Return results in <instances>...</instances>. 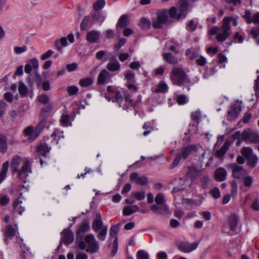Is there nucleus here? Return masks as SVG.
<instances>
[{"label":"nucleus","mask_w":259,"mask_h":259,"mask_svg":"<svg viewBox=\"0 0 259 259\" xmlns=\"http://www.w3.org/2000/svg\"><path fill=\"white\" fill-rule=\"evenodd\" d=\"M76 244L80 249H85L86 251L90 253L97 252L100 248L98 242L92 234L86 235L84 240H79Z\"/></svg>","instance_id":"nucleus-1"},{"label":"nucleus","mask_w":259,"mask_h":259,"mask_svg":"<svg viewBox=\"0 0 259 259\" xmlns=\"http://www.w3.org/2000/svg\"><path fill=\"white\" fill-rule=\"evenodd\" d=\"M188 7L189 3L186 0H180L178 9L171 7L169 10V16L177 20L185 18L188 13Z\"/></svg>","instance_id":"nucleus-2"},{"label":"nucleus","mask_w":259,"mask_h":259,"mask_svg":"<svg viewBox=\"0 0 259 259\" xmlns=\"http://www.w3.org/2000/svg\"><path fill=\"white\" fill-rule=\"evenodd\" d=\"M170 79L174 85L182 86L188 81L186 72L182 68L176 67L170 74Z\"/></svg>","instance_id":"nucleus-3"},{"label":"nucleus","mask_w":259,"mask_h":259,"mask_svg":"<svg viewBox=\"0 0 259 259\" xmlns=\"http://www.w3.org/2000/svg\"><path fill=\"white\" fill-rule=\"evenodd\" d=\"M197 148V146L194 144L183 147L181 152L174 159L170 166V168L172 169L177 166L182 159H186L193 151H195Z\"/></svg>","instance_id":"nucleus-4"},{"label":"nucleus","mask_w":259,"mask_h":259,"mask_svg":"<svg viewBox=\"0 0 259 259\" xmlns=\"http://www.w3.org/2000/svg\"><path fill=\"white\" fill-rule=\"evenodd\" d=\"M230 18H224L223 19V25L220 27L219 31L217 35V39L219 41H224L230 35V30L231 27L229 26V20Z\"/></svg>","instance_id":"nucleus-5"},{"label":"nucleus","mask_w":259,"mask_h":259,"mask_svg":"<svg viewBox=\"0 0 259 259\" xmlns=\"http://www.w3.org/2000/svg\"><path fill=\"white\" fill-rule=\"evenodd\" d=\"M229 167L232 169L233 176L235 178L242 179L247 174L246 170L242 166L238 165L236 163H231Z\"/></svg>","instance_id":"nucleus-6"},{"label":"nucleus","mask_w":259,"mask_h":259,"mask_svg":"<svg viewBox=\"0 0 259 259\" xmlns=\"http://www.w3.org/2000/svg\"><path fill=\"white\" fill-rule=\"evenodd\" d=\"M90 229V225L87 222H83L80 225L76 234V244L82 240L84 234Z\"/></svg>","instance_id":"nucleus-7"},{"label":"nucleus","mask_w":259,"mask_h":259,"mask_svg":"<svg viewBox=\"0 0 259 259\" xmlns=\"http://www.w3.org/2000/svg\"><path fill=\"white\" fill-rule=\"evenodd\" d=\"M18 171V177L23 180L24 182H26V181L24 179L26 178L29 174L31 172V166L29 161L28 160H26L24 162L22 168Z\"/></svg>","instance_id":"nucleus-8"},{"label":"nucleus","mask_w":259,"mask_h":259,"mask_svg":"<svg viewBox=\"0 0 259 259\" xmlns=\"http://www.w3.org/2000/svg\"><path fill=\"white\" fill-rule=\"evenodd\" d=\"M198 245V243L196 242L190 243L186 242H182L178 244V247L182 252L189 253L195 250L197 248Z\"/></svg>","instance_id":"nucleus-9"},{"label":"nucleus","mask_w":259,"mask_h":259,"mask_svg":"<svg viewBox=\"0 0 259 259\" xmlns=\"http://www.w3.org/2000/svg\"><path fill=\"white\" fill-rule=\"evenodd\" d=\"M74 240L73 232L68 229H64L62 232L61 241L66 245L71 244Z\"/></svg>","instance_id":"nucleus-10"},{"label":"nucleus","mask_w":259,"mask_h":259,"mask_svg":"<svg viewBox=\"0 0 259 259\" xmlns=\"http://www.w3.org/2000/svg\"><path fill=\"white\" fill-rule=\"evenodd\" d=\"M241 111V106L237 104H234L228 112V119L229 120H235Z\"/></svg>","instance_id":"nucleus-11"},{"label":"nucleus","mask_w":259,"mask_h":259,"mask_svg":"<svg viewBox=\"0 0 259 259\" xmlns=\"http://www.w3.org/2000/svg\"><path fill=\"white\" fill-rule=\"evenodd\" d=\"M238 219L235 214H232L229 218L228 222L230 231L232 232V234H236L239 231V229H238Z\"/></svg>","instance_id":"nucleus-12"},{"label":"nucleus","mask_w":259,"mask_h":259,"mask_svg":"<svg viewBox=\"0 0 259 259\" xmlns=\"http://www.w3.org/2000/svg\"><path fill=\"white\" fill-rule=\"evenodd\" d=\"M22 193H20L19 196L15 199L13 202L14 210L20 215H21L25 210V207L21 205L22 203Z\"/></svg>","instance_id":"nucleus-13"},{"label":"nucleus","mask_w":259,"mask_h":259,"mask_svg":"<svg viewBox=\"0 0 259 259\" xmlns=\"http://www.w3.org/2000/svg\"><path fill=\"white\" fill-rule=\"evenodd\" d=\"M201 170L196 168L193 166H190L188 168V171L186 174V178L190 179L192 182L194 181L197 177L201 175Z\"/></svg>","instance_id":"nucleus-14"},{"label":"nucleus","mask_w":259,"mask_h":259,"mask_svg":"<svg viewBox=\"0 0 259 259\" xmlns=\"http://www.w3.org/2000/svg\"><path fill=\"white\" fill-rule=\"evenodd\" d=\"M91 24L99 23L101 24L105 19V16L101 13L95 12L91 14Z\"/></svg>","instance_id":"nucleus-15"},{"label":"nucleus","mask_w":259,"mask_h":259,"mask_svg":"<svg viewBox=\"0 0 259 259\" xmlns=\"http://www.w3.org/2000/svg\"><path fill=\"white\" fill-rule=\"evenodd\" d=\"M105 226H103V223L100 213H97L95 219L92 223V228L93 230L97 232L100 230L102 229Z\"/></svg>","instance_id":"nucleus-16"},{"label":"nucleus","mask_w":259,"mask_h":259,"mask_svg":"<svg viewBox=\"0 0 259 259\" xmlns=\"http://www.w3.org/2000/svg\"><path fill=\"white\" fill-rule=\"evenodd\" d=\"M15 234L16 230L10 225L7 226L6 227L4 232V235L5 236L4 239L5 242L6 244H8L9 242V240L11 239L15 235Z\"/></svg>","instance_id":"nucleus-17"},{"label":"nucleus","mask_w":259,"mask_h":259,"mask_svg":"<svg viewBox=\"0 0 259 259\" xmlns=\"http://www.w3.org/2000/svg\"><path fill=\"white\" fill-rule=\"evenodd\" d=\"M130 180L132 181L141 185H146L148 182L146 177L144 176L140 177L139 176L138 174L136 172L132 173L131 175Z\"/></svg>","instance_id":"nucleus-18"},{"label":"nucleus","mask_w":259,"mask_h":259,"mask_svg":"<svg viewBox=\"0 0 259 259\" xmlns=\"http://www.w3.org/2000/svg\"><path fill=\"white\" fill-rule=\"evenodd\" d=\"M167 14L168 12L166 9L158 10L157 12V18L163 24H166L169 22V19Z\"/></svg>","instance_id":"nucleus-19"},{"label":"nucleus","mask_w":259,"mask_h":259,"mask_svg":"<svg viewBox=\"0 0 259 259\" xmlns=\"http://www.w3.org/2000/svg\"><path fill=\"white\" fill-rule=\"evenodd\" d=\"M165 46L166 50H169L174 52L176 54L179 53V51L177 49L178 44L176 41L171 39L166 42Z\"/></svg>","instance_id":"nucleus-20"},{"label":"nucleus","mask_w":259,"mask_h":259,"mask_svg":"<svg viewBox=\"0 0 259 259\" xmlns=\"http://www.w3.org/2000/svg\"><path fill=\"white\" fill-rule=\"evenodd\" d=\"M100 34V31L96 30L90 31L87 33V39L90 42H95L99 39Z\"/></svg>","instance_id":"nucleus-21"},{"label":"nucleus","mask_w":259,"mask_h":259,"mask_svg":"<svg viewBox=\"0 0 259 259\" xmlns=\"http://www.w3.org/2000/svg\"><path fill=\"white\" fill-rule=\"evenodd\" d=\"M227 174V171L224 168L220 167L215 171V178L219 181H223L226 178Z\"/></svg>","instance_id":"nucleus-22"},{"label":"nucleus","mask_w":259,"mask_h":259,"mask_svg":"<svg viewBox=\"0 0 259 259\" xmlns=\"http://www.w3.org/2000/svg\"><path fill=\"white\" fill-rule=\"evenodd\" d=\"M109 77V73L105 69H103L100 72L97 82L98 84H102L105 83Z\"/></svg>","instance_id":"nucleus-23"},{"label":"nucleus","mask_w":259,"mask_h":259,"mask_svg":"<svg viewBox=\"0 0 259 259\" xmlns=\"http://www.w3.org/2000/svg\"><path fill=\"white\" fill-rule=\"evenodd\" d=\"M139 210L140 208L137 205H133L132 207L127 205L123 208L122 213L124 215L128 216Z\"/></svg>","instance_id":"nucleus-24"},{"label":"nucleus","mask_w":259,"mask_h":259,"mask_svg":"<svg viewBox=\"0 0 259 259\" xmlns=\"http://www.w3.org/2000/svg\"><path fill=\"white\" fill-rule=\"evenodd\" d=\"M124 99L126 103L125 106L123 107V108L125 109L126 107H134L136 106V104L134 102L132 99V95L126 92L124 93Z\"/></svg>","instance_id":"nucleus-25"},{"label":"nucleus","mask_w":259,"mask_h":259,"mask_svg":"<svg viewBox=\"0 0 259 259\" xmlns=\"http://www.w3.org/2000/svg\"><path fill=\"white\" fill-rule=\"evenodd\" d=\"M67 39L65 37H62L55 41V45L58 51H61L63 47L68 45Z\"/></svg>","instance_id":"nucleus-26"},{"label":"nucleus","mask_w":259,"mask_h":259,"mask_svg":"<svg viewBox=\"0 0 259 259\" xmlns=\"http://www.w3.org/2000/svg\"><path fill=\"white\" fill-rule=\"evenodd\" d=\"M163 60L170 64H175L178 62V59L170 53H164L162 55Z\"/></svg>","instance_id":"nucleus-27"},{"label":"nucleus","mask_w":259,"mask_h":259,"mask_svg":"<svg viewBox=\"0 0 259 259\" xmlns=\"http://www.w3.org/2000/svg\"><path fill=\"white\" fill-rule=\"evenodd\" d=\"M21 162V158L19 156H14L12 159L11 168L13 173L18 171V167Z\"/></svg>","instance_id":"nucleus-28"},{"label":"nucleus","mask_w":259,"mask_h":259,"mask_svg":"<svg viewBox=\"0 0 259 259\" xmlns=\"http://www.w3.org/2000/svg\"><path fill=\"white\" fill-rule=\"evenodd\" d=\"M129 23L128 17L126 15H122L119 19L116 27L121 28L125 27Z\"/></svg>","instance_id":"nucleus-29"},{"label":"nucleus","mask_w":259,"mask_h":259,"mask_svg":"<svg viewBox=\"0 0 259 259\" xmlns=\"http://www.w3.org/2000/svg\"><path fill=\"white\" fill-rule=\"evenodd\" d=\"M120 64L117 60L110 61L107 65V68L111 71H115L120 68Z\"/></svg>","instance_id":"nucleus-30"},{"label":"nucleus","mask_w":259,"mask_h":259,"mask_svg":"<svg viewBox=\"0 0 259 259\" xmlns=\"http://www.w3.org/2000/svg\"><path fill=\"white\" fill-rule=\"evenodd\" d=\"M229 149V144L225 142L222 147L216 152V156L219 158L223 157Z\"/></svg>","instance_id":"nucleus-31"},{"label":"nucleus","mask_w":259,"mask_h":259,"mask_svg":"<svg viewBox=\"0 0 259 259\" xmlns=\"http://www.w3.org/2000/svg\"><path fill=\"white\" fill-rule=\"evenodd\" d=\"M185 55L191 60L194 59L198 57V51L194 49L191 48L187 50L185 52Z\"/></svg>","instance_id":"nucleus-32"},{"label":"nucleus","mask_w":259,"mask_h":259,"mask_svg":"<svg viewBox=\"0 0 259 259\" xmlns=\"http://www.w3.org/2000/svg\"><path fill=\"white\" fill-rule=\"evenodd\" d=\"M24 133L26 136H28L32 140L35 139L38 135V133L34 131L31 127L29 126L24 130Z\"/></svg>","instance_id":"nucleus-33"},{"label":"nucleus","mask_w":259,"mask_h":259,"mask_svg":"<svg viewBox=\"0 0 259 259\" xmlns=\"http://www.w3.org/2000/svg\"><path fill=\"white\" fill-rule=\"evenodd\" d=\"M51 148L46 144H41L37 147V152L42 156H46L47 153L49 152Z\"/></svg>","instance_id":"nucleus-34"},{"label":"nucleus","mask_w":259,"mask_h":259,"mask_svg":"<svg viewBox=\"0 0 259 259\" xmlns=\"http://www.w3.org/2000/svg\"><path fill=\"white\" fill-rule=\"evenodd\" d=\"M119 231L118 225H114L112 226L110 229V236L109 239L114 238V240L117 241V234Z\"/></svg>","instance_id":"nucleus-35"},{"label":"nucleus","mask_w":259,"mask_h":259,"mask_svg":"<svg viewBox=\"0 0 259 259\" xmlns=\"http://www.w3.org/2000/svg\"><path fill=\"white\" fill-rule=\"evenodd\" d=\"M7 150V138L5 136L0 135V152L5 153Z\"/></svg>","instance_id":"nucleus-36"},{"label":"nucleus","mask_w":259,"mask_h":259,"mask_svg":"<svg viewBox=\"0 0 259 259\" xmlns=\"http://www.w3.org/2000/svg\"><path fill=\"white\" fill-rule=\"evenodd\" d=\"M246 159L247 160V164L251 168H254L256 166L258 161V158L256 155L253 154L251 156L247 157Z\"/></svg>","instance_id":"nucleus-37"},{"label":"nucleus","mask_w":259,"mask_h":259,"mask_svg":"<svg viewBox=\"0 0 259 259\" xmlns=\"http://www.w3.org/2000/svg\"><path fill=\"white\" fill-rule=\"evenodd\" d=\"M91 15L85 16L83 18L80 25L81 30H84L87 28L88 25L91 23Z\"/></svg>","instance_id":"nucleus-38"},{"label":"nucleus","mask_w":259,"mask_h":259,"mask_svg":"<svg viewBox=\"0 0 259 259\" xmlns=\"http://www.w3.org/2000/svg\"><path fill=\"white\" fill-rule=\"evenodd\" d=\"M105 5L104 0H97L93 5V9L95 11L98 12L103 9Z\"/></svg>","instance_id":"nucleus-39"},{"label":"nucleus","mask_w":259,"mask_h":259,"mask_svg":"<svg viewBox=\"0 0 259 259\" xmlns=\"http://www.w3.org/2000/svg\"><path fill=\"white\" fill-rule=\"evenodd\" d=\"M139 25L142 29H147L150 28L151 22L145 18H142L139 23Z\"/></svg>","instance_id":"nucleus-40"},{"label":"nucleus","mask_w":259,"mask_h":259,"mask_svg":"<svg viewBox=\"0 0 259 259\" xmlns=\"http://www.w3.org/2000/svg\"><path fill=\"white\" fill-rule=\"evenodd\" d=\"M18 90H19V92L20 94L22 96H26L27 94L28 88L21 81H20L19 82Z\"/></svg>","instance_id":"nucleus-41"},{"label":"nucleus","mask_w":259,"mask_h":259,"mask_svg":"<svg viewBox=\"0 0 259 259\" xmlns=\"http://www.w3.org/2000/svg\"><path fill=\"white\" fill-rule=\"evenodd\" d=\"M93 80L91 78L88 77L79 80V85L83 88H87L92 84Z\"/></svg>","instance_id":"nucleus-42"},{"label":"nucleus","mask_w":259,"mask_h":259,"mask_svg":"<svg viewBox=\"0 0 259 259\" xmlns=\"http://www.w3.org/2000/svg\"><path fill=\"white\" fill-rule=\"evenodd\" d=\"M124 76L127 80V83L135 82V74L131 71H127L125 72Z\"/></svg>","instance_id":"nucleus-43"},{"label":"nucleus","mask_w":259,"mask_h":259,"mask_svg":"<svg viewBox=\"0 0 259 259\" xmlns=\"http://www.w3.org/2000/svg\"><path fill=\"white\" fill-rule=\"evenodd\" d=\"M201 116V112L199 110L195 112H193L191 115V119L193 121H196L195 123H196L197 124H198L200 122Z\"/></svg>","instance_id":"nucleus-44"},{"label":"nucleus","mask_w":259,"mask_h":259,"mask_svg":"<svg viewBox=\"0 0 259 259\" xmlns=\"http://www.w3.org/2000/svg\"><path fill=\"white\" fill-rule=\"evenodd\" d=\"M113 95H115L114 99L112 100L113 102H117L120 106H121V104L123 102L124 98H123L120 92L116 91L113 93Z\"/></svg>","instance_id":"nucleus-45"},{"label":"nucleus","mask_w":259,"mask_h":259,"mask_svg":"<svg viewBox=\"0 0 259 259\" xmlns=\"http://www.w3.org/2000/svg\"><path fill=\"white\" fill-rule=\"evenodd\" d=\"M136 257L137 259H149V255L147 251L140 250L137 252Z\"/></svg>","instance_id":"nucleus-46"},{"label":"nucleus","mask_w":259,"mask_h":259,"mask_svg":"<svg viewBox=\"0 0 259 259\" xmlns=\"http://www.w3.org/2000/svg\"><path fill=\"white\" fill-rule=\"evenodd\" d=\"M241 153L246 158L254 154L252 149L249 147H243L241 149Z\"/></svg>","instance_id":"nucleus-47"},{"label":"nucleus","mask_w":259,"mask_h":259,"mask_svg":"<svg viewBox=\"0 0 259 259\" xmlns=\"http://www.w3.org/2000/svg\"><path fill=\"white\" fill-rule=\"evenodd\" d=\"M167 86L164 82H161L158 84L157 88L155 90V93L162 92L165 93L167 91Z\"/></svg>","instance_id":"nucleus-48"},{"label":"nucleus","mask_w":259,"mask_h":259,"mask_svg":"<svg viewBox=\"0 0 259 259\" xmlns=\"http://www.w3.org/2000/svg\"><path fill=\"white\" fill-rule=\"evenodd\" d=\"M244 186L249 188L251 187L253 183V178L251 176L246 175L243 179Z\"/></svg>","instance_id":"nucleus-49"},{"label":"nucleus","mask_w":259,"mask_h":259,"mask_svg":"<svg viewBox=\"0 0 259 259\" xmlns=\"http://www.w3.org/2000/svg\"><path fill=\"white\" fill-rule=\"evenodd\" d=\"M107 230V226H105L102 228V229H101L100 231L99 232L97 235V237L100 240L104 241L105 240Z\"/></svg>","instance_id":"nucleus-50"},{"label":"nucleus","mask_w":259,"mask_h":259,"mask_svg":"<svg viewBox=\"0 0 259 259\" xmlns=\"http://www.w3.org/2000/svg\"><path fill=\"white\" fill-rule=\"evenodd\" d=\"M155 201L158 205L163 204L165 202L164 196L162 193H158L155 198Z\"/></svg>","instance_id":"nucleus-51"},{"label":"nucleus","mask_w":259,"mask_h":259,"mask_svg":"<svg viewBox=\"0 0 259 259\" xmlns=\"http://www.w3.org/2000/svg\"><path fill=\"white\" fill-rule=\"evenodd\" d=\"M243 17L246 20V23L250 24L253 22V16H252L251 13L249 10H246L245 12Z\"/></svg>","instance_id":"nucleus-52"},{"label":"nucleus","mask_w":259,"mask_h":259,"mask_svg":"<svg viewBox=\"0 0 259 259\" xmlns=\"http://www.w3.org/2000/svg\"><path fill=\"white\" fill-rule=\"evenodd\" d=\"M132 196L138 200H142L145 198V192L143 191L136 192L132 194Z\"/></svg>","instance_id":"nucleus-53"},{"label":"nucleus","mask_w":259,"mask_h":259,"mask_svg":"<svg viewBox=\"0 0 259 259\" xmlns=\"http://www.w3.org/2000/svg\"><path fill=\"white\" fill-rule=\"evenodd\" d=\"M198 124H197L196 123L193 122L189 124V128L188 129V133L189 134H195L197 133V126Z\"/></svg>","instance_id":"nucleus-54"},{"label":"nucleus","mask_w":259,"mask_h":259,"mask_svg":"<svg viewBox=\"0 0 259 259\" xmlns=\"http://www.w3.org/2000/svg\"><path fill=\"white\" fill-rule=\"evenodd\" d=\"M249 141L252 143H259V134L254 132H251Z\"/></svg>","instance_id":"nucleus-55"},{"label":"nucleus","mask_w":259,"mask_h":259,"mask_svg":"<svg viewBox=\"0 0 259 259\" xmlns=\"http://www.w3.org/2000/svg\"><path fill=\"white\" fill-rule=\"evenodd\" d=\"M177 101L179 105H183L188 102V100L185 95H181L178 96Z\"/></svg>","instance_id":"nucleus-56"},{"label":"nucleus","mask_w":259,"mask_h":259,"mask_svg":"<svg viewBox=\"0 0 259 259\" xmlns=\"http://www.w3.org/2000/svg\"><path fill=\"white\" fill-rule=\"evenodd\" d=\"M210 195L214 198H219L221 197V192L218 188L215 187L210 192Z\"/></svg>","instance_id":"nucleus-57"},{"label":"nucleus","mask_w":259,"mask_h":259,"mask_svg":"<svg viewBox=\"0 0 259 259\" xmlns=\"http://www.w3.org/2000/svg\"><path fill=\"white\" fill-rule=\"evenodd\" d=\"M9 166V162L8 161L5 162L3 165V168L0 172V175L6 177V174H7Z\"/></svg>","instance_id":"nucleus-58"},{"label":"nucleus","mask_w":259,"mask_h":259,"mask_svg":"<svg viewBox=\"0 0 259 259\" xmlns=\"http://www.w3.org/2000/svg\"><path fill=\"white\" fill-rule=\"evenodd\" d=\"M152 22V26L155 29L160 28L163 25L157 18L153 19Z\"/></svg>","instance_id":"nucleus-59"},{"label":"nucleus","mask_w":259,"mask_h":259,"mask_svg":"<svg viewBox=\"0 0 259 259\" xmlns=\"http://www.w3.org/2000/svg\"><path fill=\"white\" fill-rule=\"evenodd\" d=\"M46 123V121L45 119H43L40 120V121L37 124L36 126L35 130L37 132V133H39L43 129L44 126H45Z\"/></svg>","instance_id":"nucleus-60"},{"label":"nucleus","mask_w":259,"mask_h":259,"mask_svg":"<svg viewBox=\"0 0 259 259\" xmlns=\"http://www.w3.org/2000/svg\"><path fill=\"white\" fill-rule=\"evenodd\" d=\"M28 63L32 67L33 69H37L39 66V63L37 59L33 58L31 59Z\"/></svg>","instance_id":"nucleus-61"},{"label":"nucleus","mask_w":259,"mask_h":259,"mask_svg":"<svg viewBox=\"0 0 259 259\" xmlns=\"http://www.w3.org/2000/svg\"><path fill=\"white\" fill-rule=\"evenodd\" d=\"M9 201L10 199L7 196H0V204L2 205H6L9 202Z\"/></svg>","instance_id":"nucleus-62"},{"label":"nucleus","mask_w":259,"mask_h":259,"mask_svg":"<svg viewBox=\"0 0 259 259\" xmlns=\"http://www.w3.org/2000/svg\"><path fill=\"white\" fill-rule=\"evenodd\" d=\"M78 91V88L75 86H70L67 89V92L70 95H75Z\"/></svg>","instance_id":"nucleus-63"},{"label":"nucleus","mask_w":259,"mask_h":259,"mask_svg":"<svg viewBox=\"0 0 259 259\" xmlns=\"http://www.w3.org/2000/svg\"><path fill=\"white\" fill-rule=\"evenodd\" d=\"M38 99L39 102L46 104L49 101V99L47 95L42 94L38 96Z\"/></svg>","instance_id":"nucleus-64"}]
</instances>
